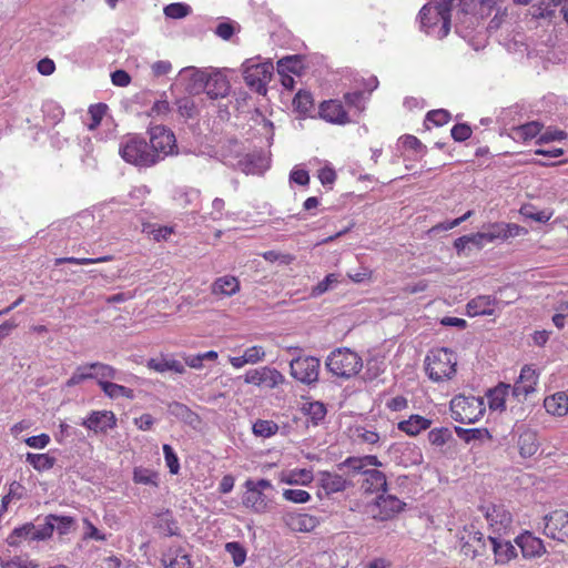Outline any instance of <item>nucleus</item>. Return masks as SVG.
<instances>
[{
	"mask_svg": "<svg viewBox=\"0 0 568 568\" xmlns=\"http://www.w3.org/2000/svg\"><path fill=\"white\" fill-rule=\"evenodd\" d=\"M163 453L170 473L176 475L180 470V463L176 454L174 453L173 448L168 444L163 445Z\"/></svg>",
	"mask_w": 568,
	"mask_h": 568,
	"instance_id": "obj_58",
	"label": "nucleus"
},
{
	"mask_svg": "<svg viewBox=\"0 0 568 568\" xmlns=\"http://www.w3.org/2000/svg\"><path fill=\"white\" fill-rule=\"evenodd\" d=\"M468 529L465 527L467 536L462 537L460 554L467 558L474 559L481 557L487 551L486 539L484 534L479 530H475L474 526Z\"/></svg>",
	"mask_w": 568,
	"mask_h": 568,
	"instance_id": "obj_16",
	"label": "nucleus"
},
{
	"mask_svg": "<svg viewBox=\"0 0 568 568\" xmlns=\"http://www.w3.org/2000/svg\"><path fill=\"white\" fill-rule=\"evenodd\" d=\"M347 276L354 283L368 282L373 277V271L367 266H361L355 272H348Z\"/></svg>",
	"mask_w": 568,
	"mask_h": 568,
	"instance_id": "obj_64",
	"label": "nucleus"
},
{
	"mask_svg": "<svg viewBox=\"0 0 568 568\" xmlns=\"http://www.w3.org/2000/svg\"><path fill=\"white\" fill-rule=\"evenodd\" d=\"M455 0H434L425 4L419 11L422 29L438 39L448 36L450 31L452 8ZM460 11L465 14L476 9V0H458Z\"/></svg>",
	"mask_w": 568,
	"mask_h": 568,
	"instance_id": "obj_1",
	"label": "nucleus"
},
{
	"mask_svg": "<svg viewBox=\"0 0 568 568\" xmlns=\"http://www.w3.org/2000/svg\"><path fill=\"white\" fill-rule=\"evenodd\" d=\"M518 447L519 454L525 458L535 455L539 447L536 433L531 430L521 433L518 439Z\"/></svg>",
	"mask_w": 568,
	"mask_h": 568,
	"instance_id": "obj_37",
	"label": "nucleus"
},
{
	"mask_svg": "<svg viewBox=\"0 0 568 568\" xmlns=\"http://www.w3.org/2000/svg\"><path fill=\"white\" fill-rule=\"evenodd\" d=\"M375 505L378 511L374 514V518L383 521L394 518L405 506L396 496L384 494L376 498Z\"/></svg>",
	"mask_w": 568,
	"mask_h": 568,
	"instance_id": "obj_19",
	"label": "nucleus"
},
{
	"mask_svg": "<svg viewBox=\"0 0 568 568\" xmlns=\"http://www.w3.org/2000/svg\"><path fill=\"white\" fill-rule=\"evenodd\" d=\"M43 538L41 532L36 529L33 524H26L14 528L8 536V545L17 547L22 540H39Z\"/></svg>",
	"mask_w": 568,
	"mask_h": 568,
	"instance_id": "obj_31",
	"label": "nucleus"
},
{
	"mask_svg": "<svg viewBox=\"0 0 568 568\" xmlns=\"http://www.w3.org/2000/svg\"><path fill=\"white\" fill-rule=\"evenodd\" d=\"M314 479L312 469L307 468H295L290 470H283L280 476V483L287 485H302L307 486Z\"/></svg>",
	"mask_w": 568,
	"mask_h": 568,
	"instance_id": "obj_28",
	"label": "nucleus"
},
{
	"mask_svg": "<svg viewBox=\"0 0 568 568\" xmlns=\"http://www.w3.org/2000/svg\"><path fill=\"white\" fill-rule=\"evenodd\" d=\"M424 367L434 383L452 381L457 374V355L447 347L433 348L425 357Z\"/></svg>",
	"mask_w": 568,
	"mask_h": 568,
	"instance_id": "obj_2",
	"label": "nucleus"
},
{
	"mask_svg": "<svg viewBox=\"0 0 568 568\" xmlns=\"http://www.w3.org/2000/svg\"><path fill=\"white\" fill-rule=\"evenodd\" d=\"M51 528H57L59 534H68L75 525V519L71 516L49 515L47 517Z\"/></svg>",
	"mask_w": 568,
	"mask_h": 568,
	"instance_id": "obj_45",
	"label": "nucleus"
},
{
	"mask_svg": "<svg viewBox=\"0 0 568 568\" xmlns=\"http://www.w3.org/2000/svg\"><path fill=\"white\" fill-rule=\"evenodd\" d=\"M81 425L95 434H105L116 426V417L112 410H92Z\"/></svg>",
	"mask_w": 568,
	"mask_h": 568,
	"instance_id": "obj_17",
	"label": "nucleus"
},
{
	"mask_svg": "<svg viewBox=\"0 0 568 568\" xmlns=\"http://www.w3.org/2000/svg\"><path fill=\"white\" fill-rule=\"evenodd\" d=\"M452 418L462 424H473L486 412L484 398L474 395H457L450 400Z\"/></svg>",
	"mask_w": 568,
	"mask_h": 568,
	"instance_id": "obj_4",
	"label": "nucleus"
},
{
	"mask_svg": "<svg viewBox=\"0 0 568 568\" xmlns=\"http://www.w3.org/2000/svg\"><path fill=\"white\" fill-rule=\"evenodd\" d=\"M106 109L108 106L104 103L93 104L89 108L88 113L90 115L91 122L88 124V128L90 130H94L101 124V121L106 112Z\"/></svg>",
	"mask_w": 568,
	"mask_h": 568,
	"instance_id": "obj_51",
	"label": "nucleus"
},
{
	"mask_svg": "<svg viewBox=\"0 0 568 568\" xmlns=\"http://www.w3.org/2000/svg\"><path fill=\"white\" fill-rule=\"evenodd\" d=\"M346 484V479L336 473L321 471L318 474V485L327 495L343 491Z\"/></svg>",
	"mask_w": 568,
	"mask_h": 568,
	"instance_id": "obj_29",
	"label": "nucleus"
},
{
	"mask_svg": "<svg viewBox=\"0 0 568 568\" xmlns=\"http://www.w3.org/2000/svg\"><path fill=\"white\" fill-rule=\"evenodd\" d=\"M449 437L447 428H434L428 433V440L435 446H443Z\"/></svg>",
	"mask_w": 568,
	"mask_h": 568,
	"instance_id": "obj_62",
	"label": "nucleus"
},
{
	"mask_svg": "<svg viewBox=\"0 0 568 568\" xmlns=\"http://www.w3.org/2000/svg\"><path fill=\"white\" fill-rule=\"evenodd\" d=\"M343 103L347 111H349V115L352 119H355L356 122L358 118L366 109L365 103V94L363 91H354L347 92L343 95Z\"/></svg>",
	"mask_w": 568,
	"mask_h": 568,
	"instance_id": "obj_32",
	"label": "nucleus"
},
{
	"mask_svg": "<svg viewBox=\"0 0 568 568\" xmlns=\"http://www.w3.org/2000/svg\"><path fill=\"white\" fill-rule=\"evenodd\" d=\"M320 359L314 356H301L290 363L291 375L303 384L317 382L320 374Z\"/></svg>",
	"mask_w": 568,
	"mask_h": 568,
	"instance_id": "obj_12",
	"label": "nucleus"
},
{
	"mask_svg": "<svg viewBox=\"0 0 568 568\" xmlns=\"http://www.w3.org/2000/svg\"><path fill=\"white\" fill-rule=\"evenodd\" d=\"M244 486L246 490L242 498L243 505L254 513H265L268 508V499L263 494V490L272 487L271 481L267 479H260L256 481L247 479Z\"/></svg>",
	"mask_w": 568,
	"mask_h": 568,
	"instance_id": "obj_9",
	"label": "nucleus"
},
{
	"mask_svg": "<svg viewBox=\"0 0 568 568\" xmlns=\"http://www.w3.org/2000/svg\"><path fill=\"white\" fill-rule=\"evenodd\" d=\"M92 369L99 386L101 382H109V379L116 377V369L109 364L94 362L92 363Z\"/></svg>",
	"mask_w": 568,
	"mask_h": 568,
	"instance_id": "obj_47",
	"label": "nucleus"
},
{
	"mask_svg": "<svg viewBox=\"0 0 568 568\" xmlns=\"http://www.w3.org/2000/svg\"><path fill=\"white\" fill-rule=\"evenodd\" d=\"M303 70V59L300 55H287L277 61V72L301 74Z\"/></svg>",
	"mask_w": 568,
	"mask_h": 568,
	"instance_id": "obj_41",
	"label": "nucleus"
},
{
	"mask_svg": "<svg viewBox=\"0 0 568 568\" xmlns=\"http://www.w3.org/2000/svg\"><path fill=\"white\" fill-rule=\"evenodd\" d=\"M567 138V133L559 129L548 128L536 140L537 144L549 143L552 141H562Z\"/></svg>",
	"mask_w": 568,
	"mask_h": 568,
	"instance_id": "obj_55",
	"label": "nucleus"
},
{
	"mask_svg": "<svg viewBox=\"0 0 568 568\" xmlns=\"http://www.w3.org/2000/svg\"><path fill=\"white\" fill-rule=\"evenodd\" d=\"M432 420L420 415H412L408 419L398 423V428L410 435H418L422 430L430 427Z\"/></svg>",
	"mask_w": 568,
	"mask_h": 568,
	"instance_id": "obj_35",
	"label": "nucleus"
},
{
	"mask_svg": "<svg viewBox=\"0 0 568 568\" xmlns=\"http://www.w3.org/2000/svg\"><path fill=\"white\" fill-rule=\"evenodd\" d=\"M150 151L156 153V163L178 152L176 139L172 130L164 125H154L149 129Z\"/></svg>",
	"mask_w": 568,
	"mask_h": 568,
	"instance_id": "obj_8",
	"label": "nucleus"
},
{
	"mask_svg": "<svg viewBox=\"0 0 568 568\" xmlns=\"http://www.w3.org/2000/svg\"><path fill=\"white\" fill-rule=\"evenodd\" d=\"M133 481L135 484L158 486L159 474L149 468L135 467L133 469Z\"/></svg>",
	"mask_w": 568,
	"mask_h": 568,
	"instance_id": "obj_46",
	"label": "nucleus"
},
{
	"mask_svg": "<svg viewBox=\"0 0 568 568\" xmlns=\"http://www.w3.org/2000/svg\"><path fill=\"white\" fill-rule=\"evenodd\" d=\"M26 460L39 473L50 470L57 463L55 457L44 454L27 453Z\"/></svg>",
	"mask_w": 568,
	"mask_h": 568,
	"instance_id": "obj_38",
	"label": "nucleus"
},
{
	"mask_svg": "<svg viewBox=\"0 0 568 568\" xmlns=\"http://www.w3.org/2000/svg\"><path fill=\"white\" fill-rule=\"evenodd\" d=\"M452 138L457 142H464L471 136L473 130L466 123H458L452 128Z\"/></svg>",
	"mask_w": 568,
	"mask_h": 568,
	"instance_id": "obj_60",
	"label": "nucleus"
},
{
	"mask_svg": "<svg viewBox=\"0 0 568 568\" xmlns=\"http://www.w3.org/2000/svg\"><path fill=\"white\" fill-rule=\"evenodd\" d=\"M278 425L274 420L257 419L252 427L253 434L257 437L268 438L278 432Z\"/></svg>",
	"mask_w": 568,
	"mask_h": 568,
	"instance_id": "obj_44",
	"label": "nucleus"
},
{
	"mask_svg": "<svg viewBox=\"0 0 568 568\" xmlns=\"http://www.w3.org/2000/svg\"><path fill=\"white\" fill-rule=\"evenodd\" d=\"M546 412L555 417H564L568 414V388L546 396L544 399Z\"/></svg>",
	"mask_w": 568,
	"mask_h": 568,
	"instance_id": "obj_23",
	"label": "nucleus"
},
{
	"mask_svg": "<svg viewBox=\"0 0 568 568\" xmlns=\"http://www.w3.org/2000/svg\"><path fill=\"white\" fill-rule=\"evenodd\" d=\"M355 436L361 443L375 445L379 442V435L375 430L366 429L364 427H357L355 429Z\"/></svg>",
	"mask_w": 568,
	"mask_h": 568,
	"instance_id": "obj_59",
	"label": "nucleus"
},
{
	"mask_svg": "<svg viewBox=\"0 0 568 568\" xmlns=\"http://www.w3.org/2000/svg\"><path fill=\"white\" fill-rule=\"evenodd\" d=\"M37 565L33 564L28 558L16 556L7 561H1V568H36Z\"/></svg>",
	"mask_w": 568,
	"mask_h": 568,
	"instance_id": "obj_63",
	"label": "nucleus"
},
{
	"mask_svg": "<svg viewBox=\"0 0 568 568\" xmlns=\"http://www.w3.org/2000/svg\"><path fill=\"white\" fill-rule=\"evenodd\" d=\"M113 260L112 255H104L97 258H90V257H59L55 258L54 265H61L64 263L69 264H77V265H89V264H97V263H104L110 262Z\"/></svg>",
	"mask_w": 568,
	"mask_h": 568,
	"instance_id": "obj_48",
	"label": "nucleus"
},
{
	"mask_svg": "<svg viewBox=\"0 0 568 568\" xmlns=\"http://www.w3.org/2000/svg\"><path fill=\"white\" fill-rule=\"evenodd\" d=\"M544 532L554 540L568 541V511L556 509L545 516Z\"/></svg>",
	"mask_w": 568,
	"mask_h": 568,
	"instance_id": "obj_14",
	"label": "nucleus"
},
{
	"mask_svg": "<svg viewBox=\"0 0 568 568\" xmlns=\"http://www.w3.org/2000/svg\"><path fill=\"white\" fill-rule=\"evenodd\" d=\"M544 125L537 121L528 122L517 128H514L515 139L520 141H529L541 134Z\"/></svg>",
	"mask_w": 568,
	"mask_h": 568,
	"instance_id": "obj_40",
	"label": "nucleus"
},
{
	"mask_svg": "<svg viewBox=\"0 0 568 568\" xmlns=\"http://www.w3.org/2000/svg\"><path fill=\"white\" fill-rule=\"evenodd\" d=\"M345 464L354 471L367 470V467H379L382 463L374 455H367L364 457H349L345 460Z\"/></svg>",
	"mask_w": 568,
	"mask_h": 568,
	"instance_id": "obj_42",
	"label": "nucleus"
},
{
	"mask_svg": "<svg viewBox=\"0 0 568 568\" xmlns=\"http://www.w3.org/2000/svg\"><path fill=\"white\" fill-rule=\"evenodd\" d=\"M484 232L488 243H493L495 241L505 242L509 239L524 236L528 234V230L526 227L520 226L516 223L506 222L489 223L485 227Z\"/></svg>",
	"mask_w": 568,
	"mask_h": 568,
	"instance_id": "obj_15",
	"label": "nucleus"
},
{
	"mask_svg": "<svg viewBox=\"0 0 568 568\" xmlns=\"http://www.w3.org/2000/svg\"><path fill=\"white\" fill-rule=\"evenodd\" d=\"M241 283L236 276L224 275L217 277L211 286V293L215 296H233L240 292Z\"/></svg>",
	"mask_w": 568,
	"mask_h": 568,
	"instance_id": "obj_25",
	"label": "nucleus"
},
{
	"mask_svg": "<svg viewBox=\"0 0 568 568\" xmlns=\"http://www.w3.org/2000/svg\"><path fill=\"white\" fill-rule=\"evenodd\" d=\"M326 367L334 376L349 379L362 371L363 359L351 348L339 347L327 356Z\"/></svg>",
	"mask_w": 568,
	"mask_h": 568,
	"instance_id": "obj_3",
	"label": "nucleus"
},
{
	"mask_svg": "<svg viewBox=\"0 0 568 568\" xmlns=\"http://www.w3.org/2000/svg\"><path fill=\"white\" fill-rule=\"evenodd\" d=\"M244 382L261 388L274 389L285 382V377L276 368L263 366L248 369L244 375Z\"/></svg>",
	"mask_w": 568,
	"mask_h": 568,
	"instance_id": "obj_11",
	"label": "nucleus"
},
{
	"mask_svg": "<svg viewBox=\"0 0 568 568\" xmlns=\"http://www.w3.org/2000/svg\"><path fill=\"white\" fill-rule=\"evenodd\" d=\"M22 489H23V487L19 483H17V481H13L10 485L8 494L2 497L0 515L8 510V505L13 499H20L21 498V493L19 490H22Z\"/></svg>",
	"mask_w": 568,
	"mask_h": 568,
	"instance_id": "obj_57",
	"label": "nucleus"
},
{
	"mask_svg": "<svg viewBox=\"0 0 568 568\" xmlns=\"http://www.w3.org/2000/svg\"><path fill=\"white\" fill-rule=\"evenodd\" d=\"M265 355H266V352L263 346L254 345V346L247 347L244 351L243 355L230 357L229 361H230V364L234 368L239 369V368H242L243 366H245L246 364L254 365V364H257V363L264 361Z\"/></svg>",
	"mask_w": 568,
	"mask_h": 568,
	"instance_id": "obj_26",
	"label": "nucleus"
},
{
	"mask_svg": "<svg viewBox=\"0 0 568 568\" xmlns=\"http://www.w3.org/2000/svg\"><path fill=\"white\" fill-rule=\"evenodd\" d=\"M225 550L232 557V561L236 567L242 566L246 560V549L237 541L225 544Z\"/></svg>",
	"mask_w": 568,
	"mask_h": 568,
	"instance_id": "obj_49",
	"label": "nucleus"
},
{
	"mask_svg": "<svg viewBox=\"0 0 568 568\" xmlns=\"http://www.w3.org/2000/svg\"><path fill=\"white\" fill-rule=\"evenodd\" d=\"M539 374L532 367V365H525L518 379L515 382L513 393L516 397H527L529 394L535 392L538 384Z\"/></svg>",
	"mask_w": 568,
	"mask_h": 568,
	"instance_id": "obj_18",
	"label": "nucleus"
},
{
	"mask_svg": "<svg viewBox=\"0 0 568 568\" xmlns=\"http://www.w3.org/2000/svg\"><path fill=\"white\" fill-rule=\"evenodd\" d=\"M194 85L197 88H205L206 94L211 99L224 98L229 94L230 82L222 73L207 74L204 71L196 70L192 74Z\"/></svg>",
	"mask_w": 568,
	"mask_h": 568,
	"instance_id": "obj_10",
	"label": "nucleus"
},
{
	"mask_svg": "<svg viewBox=\"0 0 568 568\" xmlns=\"http://www.w3.org/2000/svg\"><path fill=\"white\" fill-rule=\"evenodd\" d=\"M100 388L111 399H115L119 397H124L128 399H133L135 397L134 390L125 387L123 385H119L112 382H101Z\"/></svg>",
	"mask_w": 568,
	"mask_h": 568,
	"instance_id": "obj_39",
	"label": "nucleus"
},
{
	"mask_svg": "<svg viewBox=\"0 0 568 568\" xmlns=\"http://www.w3.org/2000/svg\"><path fill=\"white\" fill-rule=\"evenodd\" d=\"M84 535L83 539H92L97 541H105L106 536L102 534L88 518L83 519Z\"/></svg>",
	"mask_w": 568,
	"mask_h": 568,
	"instance_id": "obj_61",
	"label": "nucleus"
},
{
	"mask_svg": "<svg viewBox=\"0 0 568 568\" xmlns=\"http://www.w3.org/2000/svg\"><path fill=\"white\" fill-rule=\"evenodd\" d=\"M162 564L165 568H192L189 552L182 546L174 545L162 554Z\"/></svg>",
	"mask_w": 568,
	"mask_h": 568,
	"instance_id": "obj_20",
	"label": "nucleus"
},
{
	"mask_svg": "<svg viewBox=\"0 0 568 568\" xmlns=\"http://www.w3.org/2000/svg\"><path fill=\"white\" fill-rule=\"evenodd\" d=\"M479 510L483 513L489 536L503 537L511 532L514 527V516L504 504L481 505Z\"/></svg>",
	"mask_w": 568,
	"mask_h": 568,
	"instance_id": "obj_6",
	"label": "nucleus"
},
{
	"mask_svg": "<svg viewBox=\"0 0 568 568\" xmlns=\"http://www.w3.org/2000/svg\"><path fill=\"white\" fill-rule=\"evenodd\" d=\"M318 114L321 119L332 124L346 125L356 122L349 115L343 101L338 99L323 101L318 106Z\"/></svg>",
	"mask_w": 568,
	"mask_h": 568,
	"instance_id": "obj_13",
	"label": "nucleus"
},
{
	"mask_svg": "<svg viewBox=\"0 0 568 568\" xmlns=\"http://www.w3.org/2000/svg\"><path fill=\"white\" fill-rule=\"evenodd\" d=\"M556 8H559L564 20L568 23V0H548L541 2L538 11L534 13L537 18H550L555 14Z\"/></svg>",
	"mask_w": 568,
	"mask_h": 568,
	"instance_id": "obj_34",
	"label": "nucleus"
},
{
	"mask_svg": "<svg viewBox=\"0 0 568 568\" xmlns=\"http://www.w3.org/2000/svg\"><path fill=\"white\" fill-rule=\"evenodd\" d=\"M178 113L185 120L197 115V108L191 98H181L176 101Z\"/></svg>",
	"mask_w": 568,
	"mask_h": 568,
	"instance_id": "obj_50",
	"label": "nucleus"
},
{
	"mask_svg": "<svg viewBox=\"0 0 568 568\" xmlns=\"http://www.w3.org/2000/svg\"><path fill=\"white\" fill-rule=\"evenodd\" d=\"M496 298L489 295H480L467 303L466 311L470 317L480 315H493Z\"/></svg>",
	"mask_w": 568,
	"mask_h": 568,
	"instance_id": "obj_27",
	"label": "nucleus"
},
{
	"mask_svg": "<svg viewBox=\"0 0 568 568\" xmlns=\"http://www.w3.org/2000/svg\"><path fill=\"white\" fill-rule=\"evenodd\" d=\"M493 545V551L496 565H505L517 556L516 548L510 541L501 540L500 537L488 536Z\"/></svg>",
	"mask_w": 568,
	"mask_h": 568,
	"instance_id": "obj_24",
	"label": "nucleus"
},
{
	"mask_svg": "<svg viewBox=\"0 0 568 568\" xmlns=\"http://www.w3.org/2000/svg\"><path fill=\"white\" fill-rule=\"evenodd\" d=\"M293 105L301 113H307L313 108V97L310 92L300 91L296 93Z\"/></svg>",
	"mask_w": 568,
	"mask_h": 568,
	"instance_id": "obj_52",
	"label": "nucleus"
},
{
	"mask_svg": "<svg viewBox=\"0 0 568 568\" xmlns=\"http://www.w3.org/2000/svg\"><path fill=\"white\" fill-rule=\"evenodd\" d=\"M283 498L291 503L305 504L311 500V495L303 489H284Z\"/></svg>",
	"mask_w": 568,
	"mask_h": 568,
	"instance_id": "obj_56",
	"label": "nucleus"
},
{
	"mask_svg": "<svg viewBox=\"0 0 568 568\" xmlns=\"http://www.w3.org/2000/svg\"><path fill=\"white\" fill-rule=\"evenodd\" d=\"M94 374L92 369V363L80 365L75 368V371L72 373L70 378L65 382L67 387H74L77 385H80L84 381L93 379Z\"/></svg>",
	"mask_w": 568,
	"mask_h": 568,
	"instance_id": "obj_43",
	"label": "nucleus"
},
{
	"mask_svg": "<svg viewBox=\"0 0 568 568\" xmlns=\"http://www.w3.org/2000/svg\"><path fill=\"white\" fill-rule=\"evenodd\" d=\"M146 367L161 374L168 371L174 372L176 374L185 373V367L180 361L174 358H166L164 356H161L160 358H150L146 362Z\"/></svg>",
	"mask_w": 568,
	"mask_h": 568,
	"instance_id": "obj_33",
	"label": "nucleus"
},
{
	"mask_svg": "<svg viewBox=\"0 0 568 568\" xmlns=\"http://www.w3.org/2000/svg\"><path fill=\"white\" fill-rule=\"evenodd\" d=\"M284 521L295 531H311L317 525L316 518L308 514L290 513L284 516Z\"/></svg>",
	"mask_w": 568,
	"mask_h": 568,
	"instance_id": "obj_30",
	"label": "nucleus"
},
{
	"mask_svg": "<svg viewBox=\"0 0 568 568\" xmlns=\"http://www.w3.org/2000/svg\"><path fill=\"white\" fill-rule=\"evenodd\" d=\"M273 70V63L270 61L257 62L254 59H248L243 63V78L247 87L257 93H265Z\"/></svg>",
	"mask_w": 568,
	"mask_h": 568,
	"instance_id": "obj_7",
	"label": "nucleus"
},
{
	"mask_svg": "<svg viewBox=\"0 0 568 568\" xmlns=\"http://www.w3.org/2000/svg\"><path fill=\"white\" fill-rule=\"evenodd\" d=\"M509 388V385L500 383L487 392L488 406L491 410H504L506 408V397Z\"/></svg>",
	"mask_w": 568,
	"mask_h": 568,
	"instance_id": "obj_36",
	"label": "nucleus"
},
{
	"mask_svg": "<svg viewBox=\"0 0 568 568\" xmlns=\"http://www.w3.org/2000/svg\"><path fill=\"white\" fill-rule=\"evenodd\" d=\"M119 153L125 162L136 166L149 168L156 164V153H151L146 141L138 135L123 139Z\"/></svg>",
	"mask_w": 568,
	"mask_h": 568,
	"instance_id": "obj_5",
	"label": "nucleus"
},
{
	"mask_svg": "<svg viewBox=\"0 0 568 568\" xmlns=\"http://www.w3.org/2000/svg\"><path fill=\"white\" fill-rule=\"evenodd\" d=\"M359 473L363 476L361 488L365 494H374L386 489L387 481L383 471L372 468Z\"/></svg>",
	"mask_w": 568,
	"mask_h": 568,
	"instance_id": "obj_22",
	"label": "nucleus"
},
{
	"mask_svg": "<svg viewBox=\"0 0 568 568\" xmlns=\"http://www.w3.org/2000/svg\"><path fill=\"white\" fill-rule=\"evenodd\" d=\"M190 12V6L181 2L170 3L164 8V14L171 19L185 18Z\"/></svg>",
	"mask_w": 568,
	"mask_h": 568,
	"instance_id": "obj_53",
	"label": "nucleus"
},
{
	"mask_svg": "<svg viewBox=\"0 0 568 568\" xmlns=\"http://www.w3.org/2000/svg\"><path fill=\"white\" fill-rule=\"evenodd\" d=\"M450 119V113L444 109L432 110L426 114V122L432 123L434 126H443L448 123Z\"/></svg>",
	"mask_w": 568,
	"mask_h": 568,
	"instance_id": "obj_54",
	"label": "nucleus"
},
{
	"mask_svg": "<svg viewBox=\"0 0 568 568\" xmlns=\"http://www.w3.org/2000/svg\"><path fill=\"white\" fill-rule=\"evenodd\" d=\"M515 541L525 558L540 557L546 551L544 541L529 531L519 535Z\"/></svg>",
	"mask_w": 568,
	"mask_h": 568,
	"instance_id": "obj_21",
	"label": "nucleus"
}]
</instances>
